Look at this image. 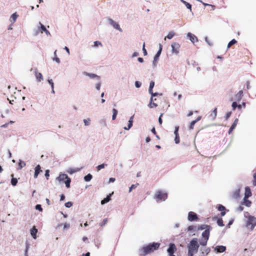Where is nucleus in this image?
<instances>
[{
  "label": "nucleus",
  "instance_id": "1",
  "mask_svg": "<svg viewBox=\"0 0 256 256\" xmlns=\"http://www.w3.org/2000/svg\"><path fill=\"white\" fill-rule=\"evenodd\" d=\"M160 244L159 242H152L144 246L138 250V254L140 256H146L154 250H158L160 248Z\"/></svg>",
  "mask_w": 256,
  "mask_h": 256
},
{
  "label": "nucleus",
  "instance_id": "2",
  "mask_svg": "<svg viewBox=\"0 0 256 256\" xmlns=\"http://www.w3.org/2000/svg\"><path fill=\"white\" fill-rule=\"evenodd\" d=\"M199 246L196 238H193L190 242L188 246V256H193L194 253L197 252Z\"/></svg>",
  "mask_w": 256,
  "mask_h": 256
},
{
  "label": "nucleus",
  "instance_id": "3",
  "mask_svg": "<svg viewBox=\"0 0 256 256\" xmlns=\"http://www.w3.org/2000/svg\"><path fill=\"white\" fill-rule=\"evenodd\" d=\"M256 226V218L250 216L246 222V226L248 228H250L251 230H253Z\"/></svg>",
  "mask_w": 256,
  "mask_h": 256
},
{
  "label": "nucleus",
  "instance_id": "4",
  "mask_svg": "<svg viewBox=\"0 0 256 256\" xmlns=\"http://www.w3.org/2000/svg\"><path fill=\"white\" fill-rule=\"evenodd\" d=\"M167 198V194L160 190L157 191L154 196V198L157 201L165 200Z\"/></svg>",
  "mask_w": 256,
  "mask_h": 256
},
{
  "label": "nucleus",
  "instance_id": "5",
  "mask_svg": "<svg viewBox=\"0 0 256 256\" xmlns=\"http://www.w3.org/2000/svg\"><path fill=\"white\" fill-rule=\"evenodd\" d=\"M210 236V231L208 230H206L202 234V238L200 242V244L202 246H206Z\"/></svg>",
  "mask_w": 256,
  "mask_h": 256
},
{
  "label": "nucleus",
  "instance_id": "6",
  "mask_svg": "<svg viewBox=\"0 0 256 256\" xmlns=\"http://www.w3.org/2000/svg\"><path fill=\"white\" fill-rule=\"evenodd\" d=\"M176 250V248L174 244H170L167 250L170 256H175L174 254Z\"/></svg>",
  "mask_w": 256,
  "mask_h": 256
},
{
  "label": "nucleus",
  "instance_id": "7",
  "mask_svg": "<svg viewBox=\"0 0 256 256\" xmlns=\"http://www.w3.org/2000/svg\"><path fill=\"white\" fill-rule=\"evenodd\" d=\"M188 220L190 222L197 220L198 217L196 213L193 212H188Z\"/></svg>",
  "mask_w": 256,
  "mask_h": 256
},
{
  "label": "nucleus",
  "instance_id": "8",
  "mask_svg": "<svg viewBox=\"0 0 256 256\" xmlns=\"http://www.w3.org/2000/svg\"><path fill=\"white\" fill-rule=\"evenodd\" d=\"M172 51L173 52L178 54L179 52L180 46L178 43L174 42L172 44Z\"/></svg>",
  "mask_w": 256,
  "mask_h": 256
},
{
  "label": "nucleus",
  "instance_id": "9",
  "mask_svg": "<svg viewBox=\"0 0 256 256\" xmlns=\"http://www.w3.org/2000/svg\"><path fill=\"white\" fill-rule=\"evenodd\" d=\"M108 22L110 24L114 26V28L118 30L120 32H122V28H120L119 24L117 22H116L111 18L108 19Z\"/></svg>",
  "mask_w": 256,
  "mask_h": 256
},
{
  "label": "nucleus",
  "instance_id": "10",
  "mask_svg": "<svg viewBox=\"0 0 256 256\" xmlns=\"http://www.w3.org/2000/svg\"><path fill=\"white\" fill-rule=\"evenodd\" d=\"M154 86V81H151L150 84L149 86V92L152 94V96H156L158 94V93H153L152 92V88Z\"/></svg>",
  "mask_w": 256,
  "mask_h": 256
},
{
  "label": "nucleus",
  "instance_id": "11",
  "mask_svg": "<svg viewBox=\"0 0 256 256\" xmlns=\"http://www.w3.org/2000/svg\"><path fill=\"white\" fill-rule=\"evenodd\" d=\"M243 96V91L242 90H240L234 96L235 100L240 102Z\"/></svg>",
  "mask_w": 256,
  "mask_h": 256
},
{
  "label": "nucleus",
  "instance_id": "12",
  "mask_svg": "<svg viewBox=\"0 0 256 256\" xmlns=\"http://www.w3.org/2000/svg\"><path fill=\"white\" fill-rule=\"evenodd\" d=\"M42 172V170H41L40 166V165L36 166L35 168L34 178H37L38 174Z\"/></svg>",
  "mask_w": 256,
  "mask_h": 256
},
{
  "label": "nucleus",
  "instance_id": "13",
  "mask_svg": "<svg viewBox=\"0 0 256 256\" xmlns=\"http://www.w3.org/2000/svg\"><path fill=\"white\" fill-rule=\"evenodd\" d=\"M202 118V116H199L197 118L194 120H192L190 126H189V129L190 130H192L194 129V124H196V122H197L198 121H199Z\"/></svg>",
  "mask_w": 256,
  "mask_h": 256
},
{
  "label": "nucleus",
  "instance_id": "14",
  "mask_svg": "<svg viewBox=\"0 0 256 256\" xmlns=\"http://www.w3.org/2000/svg\"><path fill=\"white\" fill-rule=\"evenodd\" d=\"M252 196V192L250 188L248 186H246L245 188V194L244 197L245 198H248Z\"/></svg>",
  "mask_w": 256,
  "mask_h": 256
},
{
  "label": "nucleus",
  "instance_id": "15",
  "mask_svg": "<svg viewBox=\"0 0 256 256\" xmlns=\"http://www.w3.org/2000/svg\"><path fill=\"white\" fill-rule=\"evenodd\" d=\"M162 51V45L161 44H160V48L158 52H157L156 54L155 55L154 57V63L157 60L161 52Z\"/></svg>",
  "mask_w": 256,
  "mask_h": 256
},
{
  "label": "nucleus",
  "instance_id": "16",
  "mask_svg": "<svg viewBox=\"0 0 256 256\" xmlns=\"http://www.w3.org/2000/svg\"><path fill=\"white\" fill-rule=\"evenodd\" d=\"M188 36L190 38V40L192 41V43H194L198 41L197 38L193 34L191 33H188Z\"/></svg>",
  "mask_w": 256,
  "mask_h": 256
},
{
  "label": "nucleus",
  "instance_id": "17",
  "mask_svg": "<svg viewBox=\"0 0 256 256\" xmlns=\"http://www.w3.org/2000/svg\"><path fill=\"white\" fill-rule=\"evenodd\" d=\"M34 75L38 82H40L42 80H43V77L41 73L38 72L36 70Z\"/></svg>",
  "mask_w": 256,
  "mask_h": 256
},
{
  "label": "nucleus",
  "instance_id": "18",
  "mask_svg": "<svg viewBox=\"0 0 256 256\" xmlns=\"http://www.w3.org/2000/svg\"><path fill=\"white\" fill-rule=\"evenodd\" d=\"M215 249L218 252H222L226 250V248L222 246H216Z\"/></svg>",
  "mask_w": 256,
  "mask_h": 256
},
{
  "label": "nucleus",
  "instance_id": "19",
  "mask_svg": "<svg viewBox=\"0 0 256 256\" xmlns=\"http://www.w3.org/2000/svg\"><path fill=\"white\" fill-rule=\"evenodd\" d=\"M218 209L219 211H221L220 215L221 216H224L226 214V212H224V210H226V208L224 206L220 204L218 206Z\"/></svg>",
  "mask_w": 256,
  "mask_h": 256
},
{
  "label": "nucleus",
  "instance_id": "20",
  "mask_svg": "<svg viewBox=\"0 0 256 256\" xmlns=\"http://www.w3.org/2000/svg\"><path fill=\"white\" fill-rule=\"evenodd\" d=\"M68 176L66 174H60L57 178V179L60 181H64L65 180H66L67 178H68Z\"/></svg>",
  "mask_w": 256,
  "mask_h": 256
},
{
  "label": "nucleus",
  "instance_id": "21",
  "mask_svg": "<svg viewBox=\"0 0 256 256\" xmlns=\"http://www.w3.org/2000/svg\"><path fill=\"white\" fill-rule=\"evenodd\" d=\"M37 232L38 230L34 226L30 230V234L34 238H36Z\"/></svg>",
  "mask_w": 256,
  "mask_h": 256
},
{
  "label": "nucleus",
  "instance_id": "22",
  "mask_svg": "<svg viewBox=\"0 0 256 256\" xmlns=\"http://www.w3.org/2000/svg\"><path fill=\"white\" fill-rule=\"evenodd\" d=\"M248 198H245V197L244 198L242 204H244L248 207H250L251 206L252 202L248 200Z\"/></svg>",
  "mask_w": 256,
  "mask_h": 256
},
{
  "label": "nucleus",
  "instance_id": "23",
  "mask_svg": "<svg viewBox=\"0 0 256 256\" xmlns=\"http://www.w3.org/2000/svg\"><path fill=\"white\" fill-rule=\"evenodd\" d=\"M232 106L233 110H235L236 108H238L239 110H241V105L238 104L236 102H232Z\"/></svg>",
  "mask_w": 256,
  "mask_h": 256
},
{
  "label": "nucleus",
  "instance_id": "24",
  "mask_svg": "<svg viewBox=\"0 0 256 256\" xmlns=\"http://www.w3.org/2000/svg\"><path fill=\"white\" fill-rule=\"evenodd\" d=\"M26 165V164L24 162H23L21 160H20V161L18 162V169L21 170L23 167L25 166Z\"/></svg>",
  "mask_w": 256,
  "mask_h": 256
},
{
  "label": "nucleus",
  "instance_id": "25",
  "mask_svg": "<svg viewBox=\"0 0 256 256\" xmlns=\"http://www.w3.org/2000/svg\"><path fill=\"white\" fill-rule=\"evenodd\" d=\"M12 176L11 184L13 186H15L18 183V180L16 178H14V174H12Z\"/></svg>",
  "mask_w": 256,
  "mask_h": 256
},
{
  "label": "nucleus",
  "instance_id": "26",
  "mask_svg": "<svg viewBox=\"0 0 256 256\" xmlns=\"http://www.w3.org/2000/svg\"><path fill=\"white\" fill-rule=\"evenodd\" d=\"M110 196H108L106 198H104V200H102L101 201V204H104L108 202L110 200Z\"/></svg>",
  "mask_w": 256,
  "mask_h": 256
},
{
  "label": "nucleus",
  "instance_id": "27",
  "mask_svg": "<svg viewBox=\"0 0 256 256\" xmlns=\"http://www.w3.org/2000/svg\"><path fill=\"white\" fill-rule=\"evenodd\" d=\"M217 115V108H215L214 110L212 111V114H210V116L212 118V119H214Z\"/></svg>",
  "mask_w": 256,
  "mask_h": 256
},
{
  "label": "nucleus",
  "instance_id": "28",
  "mask_svg": "<svg viewBox=\"0 0 256 256\" xmlns=\"http://www.w3.org/2000/svg\"><path fill=\"white\" fill-rule=\"evenodd\" d=\"M175 34L173 32H170L167 35L166 37H165L164 40L166 39V38H168V39H172L174 36Z\"/></svg>",
  "mask_w": 256,
  "mask_h": 256
},
{
  "label": "nucleus",
  "instance_id": "29",
  "mask_svg": "<svg viewBox=\"0 0 256 256\" xmlns=\"http://www.w3.org/2000/svg\"><path fill=\"white\" fill-rule=\"evenodd\" d=\"M92 175L90 174H88L84 176V180L86 182H89L92 180Z\"/></svg>",
  "mask_w": 256,
  "mask_h": 256
},
{
  "label": "nucleus",
  "instance_id": "30",
  "mask_svg": "<svg viewBox=\"0 0 256 256\" xmlns=\"http://www.w3.org/2000/svg\"><path fill=\"white\" fill-rule=\"evenodd\" d=\"M237 42V41L235 39L232 40L231 41H230L228 44V48H230L233 44H236Z\"/></svg>",
  "mask_w": 256,
  "mask_h": 256
},
{
  "label": "nucleus",
  "instance_id": "31",
  "mask_svg": "<svg viewBox=\"0 0 256 256\" xmlns=\"http://www.w3.org/2000/svg\"><path fill=\"white\" fill-rule=\"evenodd\" d=\"M132 117H131L130 118V120H129L128 121V128H124L126 130H129L132 126Z\"/></svg>",
  "mask_w": 256,
  "mask_h": 256
},
{
  "label": "nucleus",
  "instance_id": "32",
  "mask_svg": "<svg viewBox=\"0 0 256 256\" xmlns=\"http://www.w3.org/2000/svg\"><path fill=\"white\" fill-rule=\"evenodd\" d=\"M112 120H114L116 117L117 114H118V110L115 109L113 108L112 110Z\"/></svg>",
  "mask_w": 256,
  "mask_h": 256
},
{
  "label": "nucleus",
  "instance_id": "33",
  "mask_svg": "<svg viewBox=\"0 0 256 256\" xmlns=\"http://www.w3.org/2000/svg\"><path fill=\"white\" fill-rule=\"evenodd\" d=\"M236 125H237L236 124L233 122V124H232V126H230V128L228 130V133L229 134H230L232 132V130L235 128Z\"/></svg>",
  "mask_w": 256,
  "mask_h": 256
},
{
  "label": "nucleus",
  "instance_id": "34",
  "mask_svg": "<svg viewBox=\"0 0 256 256\" xmlns=\"http://www.w3.org/2000/svg\"><path fill=\"white\" fill-rule=\"evenodd\" d=\"M217 224L220 226H224V224H223V220L222 218H219L218 219Z\"/></svg>",
  "mask_w": 256,
  "mask_h": 256
},
{
  "label": "nucleus",
  "instance_id": "35",
  "mask_svg": "<svg viewBox=\"0 0 256 256\" xmlns=\"http://www.w3.org/2000/svg\"><path fill=\"white\" fill-rule=\"evenodd\" d=\"M70 182H71V180L70 178H66V180L65 181V184H66V186L68 188L70 187Z\"/></svg>",
  "mask_w": 256,
  "mask_h": 256
},
{
  "label": "nucleus",
  "instance_id": "36",
  "mask_svg": "<svg viewBox=\"0 0 256 256\" xmlns=\"http://www.w3.org/2000/svg\"><path fill=\"white\" fill-rule=\"evenodd\" d=\"M152 97L151 98H150V101H152ZM158 106V104L154 103V102H150V104H149V106L150 108H153L154 107H156Z\"/></svg>",
  "mask_w": 256,
  "mask_h": 256
},
{
  "label": "nucleus",
  "instance_id": "37",
  "mask_svg": "<svg viewBox=\"0 0 256 256\" xmlns=\"http://www.w3.org/2000/svg\"><path fill=\"white\" fill-rule=\"evenodd\" d=\"M84 125L87 126H89L90 124V119L88 118L87 119H84Z\"/></svg>",
  "mask_w": 256,
  "mask_h": 256
},
{
  "label": "nucleus",
  "instance_id": "38",
  "mask_svg": "<svg viewBox=\"0 0 256 256\" xmlns=\"http://www.w3.org/2000/svg\"><path fill=\"white\" fill-rule=\"evenodd\" d=\"M87 75H88L90 78H97L98 79H100L99 76L94 74H88Z\"/></svg>",
  "mask_w": 256,
  "mask_h": 256
},
{
  "label": "nucleus",
  "instance_id": "39",
  "mask_svg": "<svg viewBox=\"0 0 256 256\" xmlns=\"http://www.w3.org/2000/svg\"><path fill=\"white\" fill-rule=\"evenodd\" d=\"M40 30H41V32L42 33L43 32H44V30H46V27L44 26L40 22Z\"/></svg>",
  "mask_w": 256,
  "mask_h": 256
},
{
  "label": "nucleus",
  "instance_id": "40",
  "mask_svg": "<svg viewBox=\"0 0 256 256\" xmlns=\"http://www.w3.org/2000/svg\"><path fill=\"white\" fill-rule=\"evenodd\" d=\"M105 166H107V164H101L100 165H98L97 166V170H100L102 168H104Z\"/></svg>",
  "mask_w": 256,
  "mask_h": 256
},
{
  "label": "nucleus",
  "instance_id": "41",
  "mask_svg": "<svg viewBox=\"0 0 256 256\" xmlns=\"http://www.w3.org/2000/svg\"><path fill=\"white\" fill-rule=\"evenodd\" d=\"M13 123H14V121L10 120L8 123H6V124L2 125L0 127L2 128H6L8 126V124H13Z\"/></svg>",
  "mask_w": 256,
  "mask_h": 256
},
{
  "label": "nucleus",
  "instance_id": "42",
  "mask_svg": "<svg viewBox=\"0 0 256 256\" xmlns=\"http://www.w3.org/2000/svg\"><path fill=\"white\" fill-rule=\"evenodd\" d=\"M108 220V219L107 218L104 219L102 222L100 223V226H104L107 223Z\"/></svg>",
  "mask_w": 256,
  "mask_h": 256
},
{
  "label": "nucleus",
  "instance_id": "43",
  "mask_svg": "<svg viewBox=\"0 0 256 256\" xmlns=\"http://www.w3.org/2000/svg\"><path fill=\"white\" fill-rule=\"evenodd\" d=\"M56 50L54 52V60H55L56 62L58 63H60V60L59 58H58L57 56H56Z\"/></svg>",
  "mask_w": 256,
  "mask_h": 256
},
{
  "label": "nucleus",
  "instance_id": "44",
  "mask_svg": "<svg viewBox=\"0 0 256 256\" xmlns=\"http://www.w3.org/2000/svg\"><path fill=\"white\" fill-rule=\"evenodd\" d=\"M98 46H102V43L99 41H96L94 42V47H98Z\"/></svg>",
  "mask_w": 256,
  "mask_h": 256
},
{
  "label": "nucleus",
  "instance_id": "45",
  "mask_svg": "<svg viewBox=\"0 0 256 256\" xmlns=\"http://www.w3.org/2000/svg\"><path fill=\"white\" fill-rule=\"evenodd\" d=\"M184 4L186 5V8L188 9H190V10H191V8H192V6L189 3H188V2H184Z\"/></svg>",
  "mask_w": 256,
  "mask_h": 256
},
{
  "label": "nucleus",
  "instance_id": "46",
  "mask_svg": "<svg viewBox=\"0 0 256 256\" xmlns=\"http://www.w3.org/2000/svg\"><path fill=\"white\" fill-rule=\"evenodd\" d=\"M72 206V202H68L65 204V206L66 208H70Z\"/></svg>",
  "mask_w": 256,
  "mask_h": 256
},
{
  "label": "nucleus",
  "instance_id": "47",
  "mask_svg": "<svg viewBox=\"0 0 256 256\" xmlns=\"http://www.w3.org/2000/svg\"><path fill=\"white\" fill-rule=\"evenodd\" d=\"M36 209L38 210L40 212H42V208L40 204H37L36 206Z\"/></svg>",
  "mask_w": 256,
  "mask_h": 256
},
{
  "label": "nucleus",
  "instance_id": "48",
  "mask_svg": "<svg viewBox=\"0 0 256 256\" xmlns=\"http://www.w3.org/2000/svg\"><path fill=\"white\" fill-rule=\"evenodd\" d=\"M252 184H253L254 186H256V172L254 173V180H253Z\"/></svg>",
  "mask_w": 256,
  "mask_h": 256
},
{
  "label": "nucleus",
  "instance_id": "49",
  "mask_svg": "<svg viewBox=\"0 0 256 256\" xmlns=\"http://www.w3.org/2000/svg\"><path fill=\"white\" fill-rule=\"evenodd\" d=\"M138 185V184H132L130 188L129 192H130L132 189L136 188Z\"/></svg>",
  "mask_w": 256,
  "mask_h": 256
},
{
  "label": "nucleus",
  "instance_id": "50",
  "mask_svg": "<svg viewBox=\"0 0 256 256\" xmlns=\"http://www.w3.org/2000/svg\"><path fill=\"white\" fill-rule=\"evenodd\" d=\"M141 82L138 81H136L135 82V86L136 88H140L141 86Z\"/></svg>",
  "mask_w": 256,
  "mask_h": 256
},
{
  "label": "nucleus",
  "instance_id": "51",
  "mask_svg": "<svg viewBox=\"0 0 256 256\" xmlns=\"http://www.w3.org/2000/svg\"><path fill=\"white\" fill-rule=\"evenodd\" d=\"M142 50H143L144 55V56L146 55L147 54V51H146V49L145 48V44H144V43L143 44Z\"/></svg>",
  "mask_w": 256,
  "mask_h": 256
},
{
  "label": "nucleus",
  "instance_id": "52",
  "mask_svg": "<svg viewBox=\"0 0 256 256\" xmlns=\"http://www.w3.org/2000/svg\"><path fill=\"white\" fill-rule=\"evenodd\" d=\"M11 18L13 19L14 21H15L18 18V15L16 14H12Z\"/></svg>",
  "mask_w": 256,
  "mask_h": 256
},
{
  "label": "nucleus",
  "instance_id": "53",
  "mask_svg": "<svg viewBox=\"0 0 256 256\" xmlns=\"http://www.w3.org/2000/svg\"><path fill=\"white\" fill-rule=\"evenodd\" d=\"M175 142L176 144H178L180 142V137L179 136H176L175 137Z\"/></svg>",
  "mask_w": 256,
  "mask_h": 256
},
{
  "label": "nucleus",
  "instance_id": "54",
  "mask_svg": "<svg viewBox=\"0 0 256 256\" xmlns=\"http://www.w3.org/2000/svg\"><path fill=\"white\" fill-rule=\"evenodd\" d=\"M205 40L206 41V42L210 45V46H212V42H210L209 40H208V38L206 37L205 38Z\"/></svg>",
  "mask_w": 256,
  "mask_h": 256
},
{
  "label": "nucleus",
  "instance_id": "55",
  "mask_svg": "<svg viewBox=\"0 0 256 256\" xmlns=\"http://www.w3.org/2000/svg\"><path fill=\"white\" fill-rule=\"evenodd\" d=\"M48 82L50 84L52 88H54V82H53L52 80H48Z\"/></svg>",
  "mask_w": 256,
  "mask_h": 256
},
{
  "label": "nucleus",
  "instance_id": "56",
  "mask_svg": "<svg viewBox=\"0 0 256 256\" xmlns=\"http://www.w3.org/2000/svg\"><path fill=\"white\" fill-rule=\"evenodd\" d=\"M162 115H163V114H161L160 115V116L158 118V122L160 124H162Z\"/></svg>",
  "mask_w": 256,
  "mask_h": 256
},
{
  "label": "nucleus",
  "instance_id": "57",
  "mask_svg": "<svg viewBox=\"0 0 256 256\" xmlns=\"http://www.w3.org/2000/svg\"><path fill=\"white\" fill-rule=\"evenodd\" d=\"M232 112H228L226 114V119L228 120L231 116Z\"/></svg>",
  "mask_w": 256,
  "mask_h": 256
},
{
  "label": "nucleus",
  "instance_id": "58",
  "mask_svg": "<svg viewBox=\"0 0 256 256\" xmlns=\"http://www.w3.org/2000/svg\"><path fill=\"white\" fill-rule=\"evenodd\" d=\"M49 172H50L49 170H46V171L45 176L46 177L47 180L48 179V177L50 176Z\"/></svg>",
  "mask_w": 256,
  "mask_h": 256
},
{
  "label": "nucleus",
  "instance_id": "59",
  "mask_svg": "<svg viewBox=\"0 0 256 256\" xmlns=\"http://www.w3.org/2000/svg\"><path fill=\"white\" fill-rule=\"evenodd\" d=\"M246 89L248 90L250 88V82H248V81L246 82Z\"/></svg>",
  "mask_w": 256,
  "mask_h": 256
},
{
  "label": "nucleus",
  "instance_id": "60",
  "mask_svg": "<svg viewBox=\"0 0 256 256\" xmlns=\"http://www.w3.org/2000/svg\"><path fill=\"white\" fill-rule=\"evenodd\" d=\"M238 211L240 212H242L244 210V208L243 206H240L238 208Z\"/></svg>",
  "mask_w": 256,
  "mask_h": 256
},
{
  "label": "nucleus",
  "instance_id": "61",
  "mask_svg": "<svg viewBox=\"0 0 256 256\" xmlns=\"http://www.w3.org/2000/svg\"><path fill=\"white\" fill-rule=\"evenodd\" d=\"M206 225H202L200 227L198 228V230H203L206 228Z\"/></svg>",
  "mask_w": 256,
  "mask_h": 256
},
{
  "label": "nucleus",
  "instance_id": "62",
  "mask_svg": "<svg viewBox=\"0 0 256 256\" xmlns=\"http://www.w3.org/2000/svg\"><path fill=\"white\" fill-rule=\"evenodd\" d=\"M65 198V196L64 194H61L60 196V200H64Z\"/></svg>",
  "mask_w": 256,
  "mask_h": 256
},
{
  "label": "nucleus",
  "instance_id": "63",
  "mask_svg": "<svg viewBox=\"0 0 256 256\" xmlns=\"http://www.w3.org/2000/svg\"><path fill=\"white\" fill-rule=\"evenodd\" d=\"M100 84H98L96 86V88L98 90H99L100 89Z\"/></svg>",
  "mask_w": 256,
  "mask_h": 256
},
{
  "label": "nucleus",
  "instance_id": "64",
  "mask_svg": "<svg viewBox=\"0 0 256 256\" xmlns=\"http://www.w3.org/2000/svg\"><path fill=\"white\" fill-rule=\"evenodd\" d=\"M138 61L140 62H144V60L142 58H138Z\"/></svg>",
  "mask_w": 256,
  "mask_h": 256
}]
</instances>
